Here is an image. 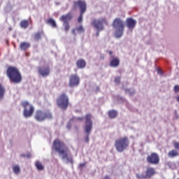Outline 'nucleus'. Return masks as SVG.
Segmentation results:
<instances>
[{"label": "nucleus", "instance_id": "21", "mask_svg": "<svg viewBox=\"0 0 179 179\" xmlns=\"http://www.w3.org/2000/svg\"><path fill=\"white\" fill-rule=\"evenodd\" d=\"M41 36H44V31H41L39 32H36L34 34V38L36 40V41H38L41 40Z\"/></svg>", "mask_w": 179, "mask_h": 179}, {"label": "nucleus", "instance_id": "5", "mask_svg": "<svg viewBox=\"0 0 179 179\" xmlns=\"http://www.w3.org/2000/svg\"><path fill=\"white\" fill-rule=\"evenodd\" d=\"M92 26L94 27L96 30H98L96 33V37H99L100 36V31L101 30H104V27L103 24H106V26L108 24V22L107 21V19L106 18H99L98 20H94L91 22Z\"/></svg>", "mask_w": 179, "mask_h": 179}, {"label": "nucleus", "instance_id": "38", "mask_svg": "<svg viewBox=\"0 0 179 179\" xmlns=\"http://www.w3.org/2000/svg\"><path fill=\"white\" fill-rule=\"evenodd\" d=\"M108 52L110 55H113V51H108Z\"/></svg>", "mask_w": 179, "mask_h": 179}, {"label": "nucleus", "instance_id": "40", "mask_svg": "<svg viewBox=\"0 0 179 179\" xmlns=\"http://www.w3.org/2000/svg\"><path fill=\"white\" fill-rule=\"evenodd\" d=\"M8 30H10V31H11L12 27H9V28H8Z\"/></svg>", "mask_w": 179, "mask_h": 179}, {"label": "nucleus", "instance_id": "41", "mask_svg": "<svg viewBox=\"0 0 179 179\" xmlns=\"http://www.w3.org/2000/svg\"><path fill=\"white\" fill-rule=\"evenodd\" d=\"M73 33L75 34V29L73 30Z\"/></svg>", "mask_w": 179, "mask_h": 179}, {"label": "nucleus", "instance_id": "43", "mask_svg": "<svg viewBox=\"0 0 179 179\" xmlns=\"http://www.w3.org/2000/svg\"><path fill=\"white\" fill-rule=\"evenodd\" d=\"M178 179H179V178H178Z\"/></svg>", "mask_w": 179, "mask_h": 179}, {"label": "nucleus", "instance_id": "28", "mask_svg": "<svg viewBox=\"0 0 179 179\" xmlns=\"http://www.w3.org/2000/svg\"><path fill=\"white\" fill-rule=\"evenodd\" d=\"M13 170L15 174H19V173H20V167L17 165L14 166Z\"/></svg>", "mask_w": 179, "mask_h": 179}, {"label": "nucleus", "instance_id": "9", "mask_svg": "<svg viewBox=\"0 0 179 179\" xmlns=\"http://www.w3.org/2000/svg\"><path fill=\"white\" fill-rule=\"evenodd\" d=\"M21 106L24 108L23 115L25 118H30L34 114V106L30 104L29 101H22Z\"/></svg>", "mask_w": 179, "mask_h": 179}, {"label": "nucleus", "instance_id": "18", "mask_svg": "<svg viewBox=\"0 0 179 179\" xmlns=\"http://www.w3.org/2000/svg\"><path fill=\"white\" fill-rule=\"evenodd\" d=\"M76 66L78 69H83L84 68H86V61L83 59H79L76 62Z\"/></svg>", "mask_w": 179, "mask_h": 179}, {"label": "nucleus", "instance_id": "3", "mask_svg": "<svg viewBox=\"0 0 179 179\" xmlns=\"http://www.w3.org/2000/svg\"><path fill=\"white\" fill-rule=\"evenodd\" d=\"M52 149H55V152H58L59 155H63V159H68V148L65 145L64 142L59 141V139H55L53 141Z\"/></svg>", "mask_w": 179, "mask_h": 179}, {"label": "nucleus", "instance_id": "30", "mask_svg": "<svg viewBox=\"0 0 179 179\" xmlns=\"http://www.w3.org/2000/svg\"><path fill=\"white\" fill-rule=\"evenodd\" d=\"M83 13H80V15L78 18V23H82V22L83 21Z\"/></svg>", "mask_w": 179, "mask_h": 179}, {"label": "nucleus", "instance_id": "32", "mask_svg": "<svg viewBox=\"0 0 179 179\" xmlns=\"http://www.w3.org/2000/svg\"><path fill=\"white\" fill-rule=\"evenodd\" d=\"M115 83L120 85V83H121V77L117 76V77L115 78Z\"/></svg>", "mask_w": 179, "mask_h": 179}, {"label": "nucleus", "instance_id": "2", "mask_svg": "<svg viewBox=\"0 0 179 179\" xmlns=\"http://www.w3.org/2000/svg\"><path fill=\"white\" fill-rule=\"evenodd\" d=\"M112 27H113L115 30V37H116V38H121V36H124L125 24L122 19L120 17L115 18L112 23Z\"/></svg>", "mask_w": 179, "mask_h": 179}, {"label": "nucleus", "instance_id": "25", "mask_svg": "<svg viewBox=\"0 0 179 179\" xmlns=\"http://www.w3.org/2000/svg\"><path fill=\"white\" fill-rule=\"evenodd\" d=\"M35 166L36 169L39 171L44 170V166H43V164H41V162L38 161L36 162Z\"/></svg>", "mask_w": 179, "mask_h": 179}, {"label": "nucleus", "instance_id": "39", "mask_svg": "<svg viewBox=\"0 0 179 179\" xmlns=\"http://www.w3.org/2000/svg\"><path fill=\"white\" fill-rule=\"evenodd\" d=\"M80 167H85V164H80Z\"/></svg>", "mask_w": 179, "mask_h": 179}, {"label": "nucleus", "instance_id": "1", "mask_svg": "<svg viewBox=\"0 0 179 179\" xmlns=\"http://www.w3.org/2000/svg\"><path fill=\"white\" fill-rule=\"evenodd\" d=\"M7 76L12 83H20L22 82V73L16 66H10L6 71Z\"/></svg>", "mask_w": 179, "mask_h": 179}, {"label": "nucleus", "instance_id": "17", "mask_svg": "<svg viewBox=\"0 0 179 179\" xmlns=\"http://www.w3.org/2000/svg\"><path fill=\"white\" fill-rule=\"evenodd\" d=\"M73 16L72 15V13H69L66 15H62L60 17V20L63 22V23H69V20H72Z\"/></svg>", "mask_w": 179, "mask_h": 179}, {"label": "nucleus", "instance_id": "29", "mask_svg": "<svg viewBox=\"0 0 179 179\" xmlns=\"http://www.w3.org/2000/svg\"><path fill=\"white\" fill-rule=\"evenodd\" d=\"M5 93V88L2 87V85L0 84V99L3 97V94Z\"/></svg>", "mask_w": 179, "mask_h": 179}, {"label": "nucleus", "instance_id": "26", "mask_svg": "<svg viewBox=\"0 0 179 179\" xmlns=\"http://www.w3.org/2000/svg\"><path fill=\"white\" fill-rule=\"evenodd\" d=\"M125 93L127 94H129V96H134V94H135V90L131 89H126Z\"/></svg>", "mask_w": 179, "mask_h": 179}, {"label": "nucleus", "instance_id": "20", "mask_svg": "<svg viewBox=\"0 0 179 179\" xmlns=\"http://www.w3.org/2000/svg\"><path fill=\"white\" fill-rule=\"evenodd\" d=\"M178 155H179L178 151H177L176 150H171V151H169L168 152V156L171 159H174V157H177V156H178Z\"/></svg>", "mask_w": 179, "mask_h": 179}, {"label": "nucleus", "instance_id": "19", "mask_svg": "<svg viewBox=\"0 0 179 179\" xmlns=\"http://www.w3.org/2000/svg\"><path fill=\"white\" fill-rule=\"evenodd\" d=\"M20 48L23 51H26V50L30 48V44L27 42H22L20 45Z\"/></svg>", "mask_w": 179, "mask_h": 179}, {"label": "nucleus", "instance_id": "42", "mask_svg": "<svg viewBox=\"0 0 179 179\" xmlns=\"http://www.w3.org/2000/svg\"><path fill=\"white\" fill-rule=\"evenodd\" d=\"M76 130L78 131V128H76Z\"/></svg>", "mask_w": 179, "mask_h": 179}, {"label": "nucleus", "instance_id": "8", "mask_svg": "<svg viewBox=\"0 0 179 179\" xmlns=\"http://www.w3.org/2000/svg\"><path fill=\"white\" fill-rule=\"evenodd\" d=\"M85 125L84 127V129L85 132L87 134V136L85 138V141L86 143H89V134L92 132L93 129V121H92V115L87 114L85 116Z\"/></svg>", "mask_w": 179, "mask_h": 179}, {"label": "nucleus", "instance_id": "22", "mask_svg": "<svg viewBox=\"0 0 179 179\" xmlns=\"http://www.w3.org/2000/svg\"><path fill=\"white\" fill-rule=\"evenodd\" d=\"M29 20H22L20 23V27H22V29H27V27H29Z\"/></svg>", "mask_w": 179, "mask_h": 179}, {"label": "nucleus", "instance_id": "13", "mask_svg": "<svg viewBox=\"0 0 179 179\" xmlns=\"http://www.w3.org/2000/svg\"><path fill=\"white\" fill-rule=\"evenodd\" d=\"M37 69H38V73L41 75V76H43V78H45L48 76L50 75V72L51 71L50 70L49 66H45V67L39 66L38 67Z\"/></svg>", "mask_w": 179, "mask_h": 179}, {"label": "nucleus", "instance_id": "15", "mask_svg": "<svg viewBox=\"0 0 179 179\" xmlns=\"http://www.w3.org/2000/svg\"><path fill=\"white\" fill-rule=\"evenodd\" d=\"M110 66L117 68L120 66V58L114 56L110 57Z\"/></svg>", "mask_w": 179, "mask_h": 179}, {"label": "nucleus", "instance_id": "36", "mask_svg": "<svg viewBox=\"0 0 179 179\" xmlns=\"http://www.w3.org/2000/svg\"><path fill=\"white\" fill-rule=\"evenodd\" d=\"M66 128H67V129H71V128H72V124H71V122H69L67 124Z\"/></svg>", "mask_w": 179, "mask_h": 179}, {"label": "nucleus", "instance_id": "33", "mask_svg": "<svg viewBox=\"0 0 179 179\" xmlns=\"http://www.w3.org/2000/svg\"><path fill=\"white\" fill-rule=\"evenodd\" d=\"M173 91L175 92V93H178L179 92V85H176L173 87Z\"/></svg>", "mask_w": 179, "mask_h": 179}, {"label": "nucleus", "instance_id": "10", "mask_svg": "<svg viewBox=\"0 0 179 179\" xmlns=\"http://www.w3.org/2000/svg\"><path fill=\"white\" fill-rule=\"evenodd\" d=\"M146 162L148 164L157 165L160 163V157L157 152H151L146 158Z\"/></svg>", "mask_w": 179, "mask_h": 179}, {"label": "nucleus", "instance_id": "12", "mask_svg": "<svg viewBox=\"0 0 179 179\" xmlns=\"http://www.w3.org/2000/svg\"><path fill=\"white\" fill-rule=\"evenodd\" d=\"M80 83V78L76 74H71L69 77V86L70 87H75Z\"/></svg>", "mask_w": 179, "mask_h": 179}, {"label": "nucleus", "instance_id": "23", "mask_svg": "<svg viewBox=\"0 0 179 179\" xmlns=\"http://www.w3.org/2000/svg\"><path fill=\"white\" fill-rule=\"evenodd\" d=\"M47 24H50L52 27L55 28L57 27V22H55V20L52 18H49L46 21Z\"/></svg>", "mask_w": 179, "mask_h": 179}, {"label": "nucleus", "instance_id": "7", "mask_svg": "<svg viewBox=\"0 0 179 179\" xmlns=\"http://www.w3.org/2000/svg\"><path fill=\"white\" fill-rule=\"evenodd\" d=\"M34 118L38 122H43L45 120H52V114L50 110L43 112L41 110H36Z\"/></svg>", "mask_w": 179, "mask_h": 179}, {"label": "nucleus", "instance_id": "6", "mask_svg": "<svg viewBox=\"0 0 179 179\" xmlns=\"http://www.w3.org/2000/svg\"><path fill=\"white\" fill-rule=\"evenodd\" d=\"M57 104L62 110H66L69 107V97L66 94H61L56 100Z\"/></svg>", "mask_w": 179, "mask_h": 179}, {"label": "nucleus", "instance_id": "4", "mask_svg": "<svg viewBox=\"0 0 179 179\" xmlns=\"http://www.w3.org/2000/svg\"><path fill=\"white\" fill-rule=\"evenodd\" d=\"M129 146V139L127 136L117 138L115 141V148L120 153L124 152Z\"/></svg>", "mask_w": 179, "mask_h": 179}, {"label": "nucleus", "instance_id": "24", "mask_svg": "<svg viewBox=\"0 0 179 179\" xmlns=\"http://www.w3.org/2000/svg\"><path fill=\"white\" fill-rule=\"evenodd\" d=\"M108 114L109 117L111 118L112 120L114 118H117V113L116 110H109L108 112Z\"/></svg>", "mask_w": 179, "mask_h": 179}, {"label": "nucleus", "instance_id": "11", "mask_svg": "<svg viewBox=\"0 0 179 179\" xmlns=\"http://www.w3.org/2000/svg\"><path fill=\"white\" fill-rule=\"evenodd\" d=\"M80 9V13H85L87 9L86 1L83 0H77L73 1V9Z\"/></svg>", "mask_w": 179, "mask_h": 179}, {"label": "nucleus", "instance_id": "37", "mask_svg": "<svg viewBox=\"0 0 179 179\" xmlns=\"http://www.w3.org/2000/svg\"><path fill=\"white\" fill-rule=\"evenodd\" d=\"M78 121H83V117H78Z\"/></svg>", "mask_w": 179, "mask_h": 179}, {"label": "nucleus", "instance_id": "31", "mask_svg": "<svg viewBox=\"0 0 179 179\" xmlns=\"http://www.w3.org/2000/svg\"><path fill=\"white\" fill-rule=\"evenodd\" d=\"M64 27L65 31H68L70 28L69 22H64Z\"/></svg>", "mask_w": 179, "mask_h": 179}, {"label": "nucleus", "instance_id": "35", "mask_svg": "<svg viewBox=\"0 0 179 179\" xmlns=\"http://www.w3.org/2000/svg\"><path fill=\"white\" fill-rule=\"evenodd\" d=\"M22 157H27V159H30L31 157V154H27V155H22Z\"/></svg>", "mask_w": 179, "mask_h": 179}, {"label": "nucleus", "instance_id": "27", "mask_svg": "<svg viewBox=\"0 0 179 179\" xmlns=\"http://www.w3.org/2000/svg\"><path fill=\"white\" fill-rule=\"evenodd\" d=\"M136 178H138V179H148V177L146 176V174L137 173L136 174Z\"/></svg>", "mask_w": 179, "mask_h": 179}, {"label": "nucleus", "instance_id": "34", "mask_svg": "<svg viewBox=\"0 0 179 179\" xmlns=\"http://www.w3.org/2000/svg\"><path fill=\"white\" fill-rule=\"evenodd\" d=\"M78 31H81L82 33H83V31H85V29H83V27L82 25L79 26L77 28Z\"/></svg>", "mask_w": 179, "mask_h": 179}, {"label": "nucleus", "instance_id": "14", "mask_svg": "<svg viewBox=\"0 0 179 179\" xmlns=\"http://www.w3.org/2000/svg\"><path fill=\"white\" fill-rule=\"evenodd\" d=\"M126 26L129 30H134L136 26V20L131 17L127 18Z\"/></svg>", "mask_w": 179, "mask_h": 179}, {"label": "nucleus", "instance_id": "16", "mask_svg": "<svg viewBox=\"0 0 179 179\" xmlns=\"http://www.w3.org/2000/svg\"><path fill=\"white\" fill-rule=\"evenodd\" d=\"M156 174V169L153 167H148L147 168L145 171V176L147 177V179H150L153 176Z\"/></svg>", "mask_w": 179, "mask_h": 179}]
</instances>
